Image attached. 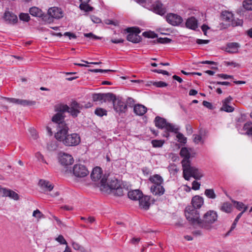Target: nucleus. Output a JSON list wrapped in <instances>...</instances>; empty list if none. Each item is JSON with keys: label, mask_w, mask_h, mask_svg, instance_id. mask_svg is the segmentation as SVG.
<instances>
[{"label": "nucleus", "mask_w": 252, "mask_h": 252, "mask_svg": "<svg viewBox=\"0 0 252 252\" xmlns=\"http://www.w3.org/2000/svg\"><path fill=\"white\" fill-rule=\"evenodd\" d=\"M200 184L197 181H194L192 183V189L193 190H198L199 189Z\"/></svg>", "instance_id": "nucleus-55"}, {"label": "nucleus", "mask_w": 252, "mask_h": 252, "mask_svg": "<svg viewBox=\"0 0 252 252\" xmlns=\"http://www.w3.org/2000/svg\"><path fill=\"white\" fill-rule=\"evenodd\" d=\"M19 18L22 21L28 22L30 19V17L28 13H22L19 15Z\"/></svg>", "instance_id": "nucleus-45"}, {"label": "nucleus", "mask_w": 252, "mask_h": 252, "mask_svg": "<svg viewBox=\"0 0 252 252\" xmlns=\"http://www.w3.org/2000/svg\"><path fill=\"white\" fill-rule=\"evenodd\" d=\"M232 208V204L228 202H224L221 206L220 209L221 211L229 213L231 212Z\"/></svg>", "instance_id": "nucleus-34"}, {"label": "nucleus", "mask_w": 252, "mask_h": 252, "mask_svg": "<svg viewBox=\"0 0 252 252\" xmlns=\"http://www.w3.org/2000/svg\"><path fill=\"white\" fill-rule=\"evenodd\" d=\"M153 85L157 87L162 88L167 86V84L162 81L155 82Z\"/></svg>", "instance_id": "nucleus-52"}, {"label": "nucleus", "mask_w": 252, "mask_h": 252, "mask_svg": "<svg viewBox=\"0 0 252 252\" xmlns=\"http://www.w3.org/2000/svg\"><path fill=\"white\" fill-rule=\"evenodd\" d=\"M218 76L220 78H222V79H227L230 78L232 77V76L228 75L225 74H219L218 75Z\"/></svg>", "instance_id": "nucleus-63"}, {"label": "nucleus", "mask_w": 252, "mask_h": 252, "mask_svg": "<svg viewBox=\"0 0 252 252\" xmlns=\"http://www.w3.org/2000/svg\"><path fill=\"white\" fill-rule=\"evenodd\" d=\"M73 175L78 178H83L89 174V171L83 164L78 163L75 164L72 169Z\"/></svg>", "instance_id": "nucleus-9"}, {"label": "nucleus", "mask_w": 252, "mask_h": 252, "mask_svg": "<svg viewBox=\"0 0 252 252\" xmlns=\"http://www.w3.org/2000/svg\"><path fill=\"white\" fill-rule=\"evenodd\" d=\"M240 47V45L239 43L231 42L227 44L225 51L230 53H236L238 52Z\"/></svg>", "instance_id": "nucleus-24"}, {"label": "nucleus", "mask_w": 252, "mask_h": 252, "mask_svg": "<svg viewBox=\"0 0 252 252\" xmlns=\"http://www.w3.org/2000/svg\"><path fill=\"white\" fill-rule=\"evenodd\" d=\"M3 18L5 21L9 24H15L18 21L17 16L9 11H6L5 12Z\"/></svg>", "instance_id": "nucleus-21"}, {"label": "nucleus", "mask_w": 252, "mask_h": 252, "mask_svg": "<svg viewBox=\"0 0 252 252\" xmlns=\"http://www.w3.org/2000/svg\"><path fill=\"white\" fill-rule=\"evenodd\" d=\"M155 125L157 127L160 129H164L165 131L162 136L165 137H168L169 132L177 133L178 128L176 127L172 124L167 123L166 120L159 116L156 117L155 120Z\"/></svg>", "instance_id": "nucleus-5"}, {"label": "nucleus", "mask_w": 252, "mask_h": 252, "mask_svg": "<svg viewBox=\"0 0 252 252\" xmlns=\"http://www.w3.org/2000/svg\"><path fill=\"white\" fill-rule=\"evenodd\" d=\"M139 205L141 208L148 210L150 205V197L148 196H141L139 199Z\"/></svg>", "instance_id": "nucleus-26"}, {"label": "nucleus", "mask_w": 252, "mask_h": 252, "mask_svg": "<svg viewBox=\"0 0 252 252\" xmlns=\"http://www.w3.org/2000/svg\"><path fill=\"white\" fill-rule=\"evenodd\" d=\"M59 160L61 164L65 166L72 164L74 161L71 155L64 153L60 154Z\"/></svg>", "instance_id": "nucleus-17"}, {"label": "nucleus", "mask_w": 252, "mask_h": 252, "mask_svg": "<svg viewBox=\"0 0 252 252\" xmlns=\"http://www.w3.org/2000/svg\"><path fill=\"white\" fill-rule=\"evenodd\" d=\"M35 156L39 161L46 163L43 156L42 154H41L39 152H37L35 154Z\"/></svg>", "instance_id": "nucleus-53"}, {"label": "nucleus", "mask_w": 252, "mask_h": 252, "mask_svg": "<svg viewBox=\"0 0 252 252\" xmlns=\"http://www.w3.org/2000/svg\"><path fill=\"white\" fill-rule=\"evenodd\" d=\"M64 35L66 36H68L69 39H71L72 38L76 39L77 36L76 35L73 33L70 32H66L64 33Z\"/></svg>", "instance_id": "nucleus-58"}, {"label": "nucleus", "mask_w": 252, "mask_h": 252, "mask_svg": "<svg viewBox=\"0 0 252 252\" xmlns=\"http://www.w3.org/2000/svg\"><path fill=\"white\" fill-rule=\"evenodd\" d=\"M183 176L185 180H189L191 177L196 180H199L203 176L202 171L198 168L192 166L190 163H189L188 161L185 160L183 162Z\"/></svg>", "instance_id": "nucleus-2"}, {"label": "nucleus", "mask_w": 252, "mask_h": 252, "mask_svg": "<svg viewBox=\"0 0 252 252\" xmlns=\"http://www.w3.org/2000/svg\"><path fill=\"white\" fill-rule=\"evenodd\" d=\"M32 216L38 219L44 218V215L38 209L33 211Z\"/></svg>", "instance_id": "nucleus-46"}, {"label": "nucleus", "mask_w": 252, "mask_h": 252, "mask_svg": "<svg viewBox=\"0 0 252 252\" xmlns=\"http://www.w3.org/2000/svg\"><path fill=\"white\" fill-rule=\"evenodd\" d=\"M151 191L155 195L160 196L164 192V189L162 185H152L151 188Z\"/></svg>", "instance_id": "nucleus-23"}, {"label": "nucleus", "mask_w": 252, "mask_h": 252, "mask_svg": "<svg viewBox=\"0 0 252 252\" xmlns=\"http://www.w3.org/2000/svg\"><path fill=\"white\" fill-rule=\"evenodd\" d=\"M176 133L177 134L176 137L178 141L180 143H186L187 142V138L185 137L184 135L181 133H179L177 132Z\"/></svg>", "instance_id": "nucleus-44"}, {"label": "nucleus", "mask_w": 252, "mask_h": 252, "mask_svg": "<svg viewBox=\"0 0 252 252\" xmlns=\"http://www.w3.org/2000/svg\"><path fill=\"white\" fill-rule=\"evenodd\" d=\"M222 17L226 21H231L233 18V14L227 11L223 12L222 13Z\"/></svg>", "instance_id": "nucleus-40"}, {"label": "nucleus", "mask_w": 252, "mask_h": 252, "mask_svg": "<svg viewBox=\"0 0 252 252\" xmlns=\"http://www.w3.org/2000/svg\"><path fill=\"white\" fill-rule=\"evenodd\" d=\"M90 0H80L81 4L80 8L86 12H89L93 10V8L88 4V2Z\"/></svg>", "instance_id": "nucleus-33"}, {"label": "nucleus", "mask_w": 252, "mask_h": 252, "mask_svg": "<svg viewBox=\"0 0 252 252\" xmlns=\"http://www.w3.org/2000/svg\"><path fill=\"white\" fill-rule=\"evenodd\" d=\"M63 112L59 111L52 119L54 123L58 125L59 130H62L64 128L68 127L64 121V116L63 114Z\"/></svg>", "instance_id": "nucleus-11"}, {"label": "nucleus", "mask_w": 252, "mask_h": 252, "mask_svg": "<svg viewBox=\"0 0 252 252\" xmlns=\"http://www.w3.org/2000/svg\"><path fill=\"white\" fill-rule=\"evenodd\" d=\"M126 103L129 106H132L134 105L135 101L133 98L131 97H128L126 100Z\"/></svg>", "instance_id": "nucleus-59"}, {"label": "nucleus", "mask_w": 252, "mask_h": 252, "mask_svg": "<svg viewBox=\"0 0 252 252\" xmlns=\"http://www.w3.org/2000/svg\"><path fill=\"white\" fill-rule=\"evenodd\" d=\"M56 241L58 242L61 244L63 245H67V242L65 239L64 238L63 236L62 235H60L58 237H57L55 239Z\"/></svg>", "instance_id": "nucleus-50"}, {"label": "nucleus", "mask_w": 252, "mask_h": 252, "mask_svg": "<svg viewBox=\"0 0 252 252\" xmlns=\"http://www.w3.org/2000/svg\"><path fill=\"white\" fill-rule=\"evenodd\" d=\"M193 141L196 144H198L199 143H203L202 141V138L201 135L197 134H194L193 135Z\"/></svg>", "instance_id": "nucleus-48"}, {"label": "nucleus", "mask_w": 252, "mask_h": 252, "mask_svg": "<svg viewBox=\"0 0 252 252\" xmlns=\"http://www.w3.org/2000/svg\"><path fill=\"white\" fill-rule=\"evenodd\" d=\"M127 195L130 199L137 200L143 195V193L140 190L135 189L128 191Z\"/></svg>", "instance_id": "nucleus-27"}, {"label": "nucleus", "mask_w": 252, "mask_h": 252, "mask_svg": "<svg viewBox=\"0 0 252 252\" xmlns=\"http://www.w3.org/2000/svg\"><path fill=\"white\" fill-rule=\"evenodd\" d=\"M204 203L203 198L199 196L195 195L194 196L191 200V207L197 210V209L200 208Z\"/></svg>", "instance_id": "nucleus-22"}, {"label": "nucleus", "mask_w": 252, "mask_h": 252, "mask_svg": "<svg viewBox=\"0 0 252 252\" xmlns=\"http://www.w3.org/2000/svg\"><path fill=\"white\" fill-rule=\"evenodd\" d=\"M209 29V28L208 27V26L206 25H203L201 27V29H202V31L203 32L204 34L205 35H206L207 31Z\"/></svg>", "instance_id": "nucleus-64"}, {"label": "nucleus", "mask_w": 252, "mask_h": 252, "mask_svg": "<svg viewBox=\"0 0 252 252\" xmlns=\"http://www.w3.org/2000/svg\"><path fill=\"white\" fill-rule=\"evenodd\" d=\"M5 99L9 102L20 104L23 106H30L35 104V101H32L26 99H21L14 98H5Z\"/></svg>", "instance_id": "nucleus-15"}, {"label": "nucleus", "mask_w": 252, "mask_h": 252, "mask_svg": "<svg viewBox=\"0 0 252 252\" xmlns=\"http://www.w3.org/2000/svg\"><path fill=\"white\" fill-rule=\"evenodd\" d=\"M186 25L189 29L195 30L197 28V21L194 17L189 18L186 21Z\"/></svg>", "instance_id": "nucleus-31"}, {"label": "nucleus", "mask_w": 252, "mask_h": 252, "mask_svg": "<svg viewBox=\"0 0 252 252\" xmlns=\"http://www.w3.org/2000/svg\"><path fill=\"white\" fill-rule=\"evenodd\" d=\"M247 207L245 208L244 210H243L242 212L240 213L236 217L235 219L234 220V221L233 223H232L230 230L228 232L227 235H228L229 233L232 231L236 227V225L237 224V223L238 222L239 220L240 219V218L242 217L243 213L247 210Z\"/></svg>", "instance_id": "nucleus-35"}, {"label": "nucleus", "mask_w": 252, "mask_h": 252, "mask_svg": "<svg viewBox=\"0 0 252 252\" xmlns=\"http://www.w3.org/2000/svg\"><path fill=\"white\" fill-rule=\"evenodd\" d=\"M147 108L141 104H136L134 107V112L137 115L139 116H143L147 112Z\"/></svg>", "instance_id": "nucleus-30"}, {"label": "nucleus", "mask_w": 252, "mask_h": 252, "mask_svg": "<svg viewBox=\"0 0 252 252\" xmlns=\"http://www.w3.org/2000/svg\"><path fill=\"white\" fill-rule=\"evenodd\" d=\"M111 41L113 43L118 44V43H123L124 42V40L122 38H120V39L112 38L111 40Z\"/></svg>", "instance_id": "nucleus-62"}, {"label": "nucleus", "mask_w": 252, "mask_h": 252, "mask_svg": "<svg viewBox=\"0 0 252 252\" xmlns=\"http://www.w3.org/2000/svg\"><path fill=\"white\" fill-rule=\"evenodd\" d=\"M149 180L153 184V185H162L163 182V180L161 176L158 174L151 176L149 178Z\"/></svg>", "instance_id": "nucleus-28"}, {"label": "nucleus", "mask_w": 252, "mask_h": 252, "mask_svg": "<svg viewBox=\"0 0 252 252\" xmlns=\"http://www.w3.org/2000/svg\"><path fill=\"white\" fill-rule=\"evenodd\" d=\"M91 178L94 181H98L102 176V170L99 167L94 168L91 175Z\"/></svg>", "instance_id": "nucleus-25"}, {"label": "nucleus", "mask_w": 252, "mask_h": 252, "mask_svg": "<svg viewBox=\"0 0 252 252\" xmlns=\"http://www.w3.org/2000/svg\"><path fill=\"white\" fill-rule=\"evenodd\" d=\"M29 12L31 15L34 17H42L43 19L45 17H43L44 13L39 8L35 6L31 7L29 10Z\"/></svg>", "instance_id": "nucleus-29"}, {"label": "nucleus", "mask_w": 252, "mask_h": 252, "mask_svg": "<svg viewBox=\"0 0 252 252\" xmlns=\"http://www.w3.org/2000/svg\"><path fill=\"white\" fill-rule=\"evenodd\" d=\"M205 195L209 198L215 199L216 195L213 189H206L204 192Z\"/></svg>", "instance_id": "nucleus-37"}, {"label": "nucleus", "mask_w": 252, "mask_h": 252, "mask_svg": "<svg viewBox=\"0 0 252 252\" xmlns=\"http://www.w3.org/2000/svg\"><path fill=\"white\" fill-rule=\"evenodd\" d=\"M152 71L154 72H156V73H161L163 75H169V72L166 70L155 69L152 70Z\"/></svg>", "instance_id": "nucleus-57"}, {"label": "nucleus", "mask_w": 252, "mask_h": 252, "mask_svg": "<svg viewBox=\"0 0 252 252\" xmlns=\"http://www.w3.org/2000/svg\"><path fill=\"white\" fill-rule=\"evenodd\" d=\"M196 43L198 44H207L209 42V40H203L200 39H197L196 40Z\"/></svg>", "instance_id": "nucleus-61"}, {"label": "nucleus", "mask_w": 252, "mask_h": 252, "mask_svg": "<svg viewBox=\"0 0 252 252\" xmlns=\"http://www.w3.org/2000/svg\"><path fill=\"white\" fill-rule=\"evenodd\" d=\"M129 34L127 36V39L133 43H138L141 41V37L138 34L140 32L139 28L132 27L128 28L126 30Z\"/></svg>", "instance_id": "nucleus-8"}, {"label": "nucleus", "mask_w": 252, "mask_h": 252, "mask_svg": "<svg viewBox=\"0 0 252 252\" xmlns=\"http://www.w3.org/2000/svg\"><path fill=\"white\" fill-rule=\"evenodd\" d=\"M72 246L73 248L75 250L79 251L80 252H86V250L76 242H72Z\"/></svg>", "instance_id": "nucleus-39"}, {"label": "nucleus", "mask_w": 252, "mask_h": 252, "mask_svg": "<svg viewBox=\"0 0 252 252\" xmlns=\"http://www.w3.org/2000/svg\"><path fill=\"white\" fill-rule=\"evenodd\" d=\"M48 14L51 17L55 19H60L63 16L61 9L57 7L50 8L48 9Z\"/></svg>", "instance_id": "nucleus-18"}, {"label": "nucleus", "mask_w": 252, "mask_h": 252, "mask_svg": "<svg viewBox=\"0 0 252 252\" xmlns=\"http://www.w3.org/2000/svg\"><path fill=\"white\" fill-rule=\"evenodd\" d=\"M69 128L59 130L55 134L56 138L67 146H74L78 145L81 141L80 136L77 133L67 134Z\"/></svg>", "instance_id": "nucleus-1"}, {"label": "nucleus", "mask_w": 252, "mask_h": 252, "mask_svg": "<svg viewBox=\"0 0 252 252\" xmlns=\"http://www.w3.org/2000/svg\"><path fill=\"white\" fill-rule=\"evenodd\" d=\"M170 40L167 38H159L158 39V42L161 43L169 42Z\"/></svg>", "instance_id": "nucleus-60"}, {"label": "nucleus", "mask_w": 252, "mask_h": 252, "mask_svg": "<svg viewBox=\"0 0 252 252\" xmlns=\"http://www.w3.org/2000/svg\"><path fill=\"white\" fill-rule=\"evenodd\" d=\"M218 219L217 213L214 211H209L205 213L199 222V227L207 230H210L212 228V224Z\"/></svg>", "instance_id": "nucleus-4"}, {"label": "nucleus", "mask_w": 252, "mask_h": 252, "mask_svg": "<svg viewBox=\"0 0 252 252\" xmlns=\"http://www.w3.org/2000/svg\"><path fill=\"white\" fill-rule=\"evenodd\" d=\"M95 114L96 115L102 117L107 115V111L102 108H97L95 110Z\"/></svg>", "instance_id": "nucleus-43"}, {"label": "nucleus", "mask_w": 252, "mask_h": 252, "mask_svg": "<svg viewBox=\"0 0 252 252\" xmlns=\"http://www.w3.org/2000/svg\"><path fill=\"white\" fill-rule=\"evenodd\" d=\"M185 214L186 219L192 225H196L199 227V222L201 220L199 211L193 208V207L189 206L186 208Z\"/></svg>", "instance_id": "nucleus-7"}, {"label": "nucleus", "mask_w": 252, "mask_h": 252, "mask_svg": "<svg viewBox=\"0 0 252 252\" xmlns=\"http://www.w3.org/2000/svg\"><path fill=\"white\" fill-rule=\"evenodd\" d=\"M90 71L92 72H107L110 71H114L113 70H110V69H107V70H104L101 69H90Z\"/></svg>", "instance_id": "nucleus-54"}, {"label": "nucleus", "mask_w": 252, "mask_h": 252, "mask_svg": "<svg viewBox=\"0 0 252 252\" xmlns=\"http://www.w3.org/2000/svg\"><path fill=\"white\" fill-rule=\"evenodd\" d=\"M113 99H114V94L111 93L95 94L93 95V99L94 101H100L101 103L109 102Z\"/></svg>", "instance_id": "nucleus-12"}, {"label": "nucleus", "mask_w": 252, "mask_h": 252, "mask_svg": "<svg viewBox=\"0 0 252 252\" xmlns=\"http://www.w3.org/2000/svg\"><path fill=\"white\" fill-rule=\"evenodd\" d=\"M232 99V98L230 96H229L223 100L222 101V106L221 107L220 110L226 112H233L234 111V108L232 106L229 105V103H230Z\"/></svg>", "instance_id": "nucleus-19"}, {"label": "nucleus", "mask_w": 252, "mask_h": 252, "mask_svg": "<svg viewBox=\"0 0 252 252\" xmlns=\"http://www.w3.org/2000/svg\"><path fill=\"white\" fill-rule=\"evenodd\" d=\"M243 129L246 131V133L252 136V123L247 122L243 126Z\"/></svg>", "instance_id": "nucleus-36"}, {"label": "nucleus", "mask_w": 252, "mask_h": 252, "mask_svg": "<svg viewBox=\"0 0 252 252\" xmlns=\"http://www.w3.org/2000/svg\"><path fill=\"white\" fill-rule=\"evenodd\" d=\"M180 155L181 157H184V159L182 161V166H183V162L185 160L188 161L189 163H190V161L189 158H190V153L188 149L186 148H182L180 151Z\"/></svg>", "instance_id": "nucleus-32"}, {"label": "nucleus", "mask_w": 252, "mask_h": 252, "mask_svg": "<svg viewBox=\"0 0 252 252\" xmlns=\"http://www.w3.org/2000/svg\"><path fill=\"white\" fill-rule=\"evenodd\" d=\"M100 187L101 190L116 189L119 192V195H122V189L120 188V185L118 180L115 177H111L108 179V176L104 175L100 180Z\"/></svg>", "instance_id": "nucleus-3"}, {"label": "nucleus", "mask_w": 252, "mask_h": 252, "mask_svg": "<svg viewBox=\"0 0 252 252\" xmlns=\"http://www.w3.org/2000/svg\"><path fill=\"white\" fill-rule=\"evenodd\" d=\"M84 35L86 37L90 38L91 39H94V40L100 39L101 38L100 37H98V36L94 34L92 32L85 33L84 34Z\"/></svg>", "instance_id": "nucleus-49"}, {"label": "nucleus", "mask_w": 252, "mask_h": 252, "mask_svg": "<svg viewBox=\"0 0 252 252\" xmlns=\"http://www.w3.org/2000/svg\"><path fill=\"white\" fill-rule=\"evenodd\" d=\"M243 6L248 10H252V0H245L243 2Z\"/></svg>", "instance_id": "nucleus-38"}, {"label": "nucleus", "mask_w": 252, "mask_h": 252, "mask_svg": "<svg viewBox=\"0 0 252 252\" xmlns=\"http://www.w3.org/2000/svg\"><path fill=\"white\" fill-rule=\"evenodd\" d=\"M153 12L160 16L164 15L166 12L165 6L159 1H156L151 6L150 9Z\"/></svg>", "instance_id": "nucleus-13"}, {"label": "nucleus", "mask_w": 252, "mask_h": 252, "mask_svg": "<svg viewBox=\"0 0 252 252\" xmlns=\"http://www.w3.org/2000/svg\"><path fill=\"white\" fill-rule=\"evenodd\" d=\"M38 185L41 189L45 192H48L51 191L53 188L54 186L50 182L47 180L41 179L39 180Z\"/></svg>", "instance_id": "nucleus-20"}, {"label": "nucleus", "mask_w": 252, "mask_h": 252, "mask_svg": "<svg viewBox=\"0 0 252 252\" xmlns=\"http://www.w3.org/2000/svg\"><path fill=\"white\" fill-rule=\"evenodd\" d=\"M83 107L82 104L74 100L70 103L69 106L65 104L60 105L57 108V111L68 112L73 118H75L78 116Z\"/></svg>", "instance_id": "nucleus-6"}, {"label": "nucleus", "mask_w": 252, "mask_h": 252, "mask_svg": "<svg viewBox=\"0 0 252 252\" xmlns=\"http://www.w3.org/2000/svg\"><path fill=\"white\" fill-rule=\"evenodd\" d=\"M143 35L148 38H154L157 37V34L152 32H147L143 33Z\"/></svg>", "instance_id": "nucleus-47"}, {"label": "nucleus", "mask_w": 252, "mask_h": 252, "mask_svg": "<svg viewBox=\"0 0 252 252\" xmlns=\"http://www.w3.org/2000/svg\"><path fill=\"white\" fill-rule=\"evenodd\" d=\"M235 206V207L239 211H241L242 209L244 210L245 208L247 207L246 206L243 202H239L237 201H232Z\"/></svg>", "instance_id": "nucleus-41"}, {"label": "nucleus", "mask_w": 252, "mask_h": 252, "mask_svg": "<svg viewBox=\"0 0 252 252\" xmlns=\"http://www.w3.org/2000/svg\"><path fill=\"white\" fill-rule=\"evenodd\" d=\"M0 195L2 197H9L15 200H18L19 199V196L16 192L11 189L2 188L0 186Z\"/></svg>", "instance_id": "nucleus-16"}, {"label": "nucleus", "mask_w": 252, "mask_h": 252, "mask_svg": "<svg viewBox=\"0 0 252 252\" xmlns=\"http://www.w3.org/2000/svg\"><path fill=\"white\" fill-rule=\"evenodd\" d=\"M30 133H31L32 138L33 139H36L38 137V135H37L36 130L33 128H31L30 129Z\"/></svg>", "instance_id": "nucleus-56"}, {"label": "nucleus", "mask_w": 252, "mask_h": 252, "mask_svg": "<svg viewBox=\"0 0 252 252\" xmlns=\"http://www.w3.org/2000/svg\"><path fill=\"white\" fill-rule=\"evenodd\" d=\"M111 101L113 102L114 110L118 113H124L126 112L127 106L125 102L120 98H116L114 94V99Z\"/></svg>", "instance_id": "nucleus-10"}, {"label": "nucleus", "mask_w": 252, "mask_h": 252, "mask_svg": "<svg viewBox=\"0 0 252 252\" xmlns=\"http://www.w3.org/2000/svg\"><path fill=\"white\" fill-rule=\"evenodd\" d=\"M231 24L233 26H241L243 24V21L239 19H232Z\"/></svg>", "instance_id": "nucleus-51"}, {"label": "nucleus", "mask_w": 252, "mask_h": 252, "mask_svg": "<svg viewBox=\"0 0 252 252\" xmlns=\"http://www.w3.org/2000/svg\"><path fill=\"white\" fill-rule=\"evenodd\" d=\"M166 20L170 24L176 26L180 25L183 21L179 15L174 13H168L166 16Z\"/></svg>", "instance_id": "nucleus-14"}, {"label": "nucleus", "mask_w": 252, "mask_h": 252, "mask_svg": "<svg viewBox=\"0 0 252 252\" xmlns=\"http://www.w3.org/2000/svg\"><path fill=\"white\" fill-rule=\"evenodd\" d=\"M164 141L161 140H153L152 141V144L154 147L159 148L162 146Z\"/></svg>", "instance_id": "nucleus-42"}]
</instances>
